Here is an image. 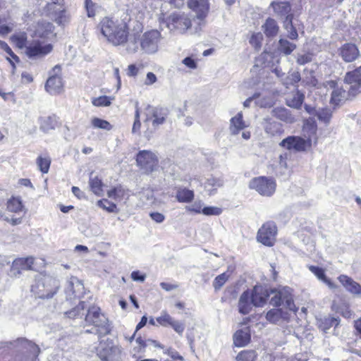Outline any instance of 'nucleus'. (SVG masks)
I'll list each match as a JSON object with an SVG mask.
<instances>
[{
	"label": "nucleus",
	"mask_w": 361,
	"mask_h": 361,
	"mask_svg": "<svg viewBox=\"0 0 361 361\" xmlns=\"http://www.w3.org/2000/svg\"><path fill=\"white\" fill-rule=\"evenodd\" d=\"M102 34L115 46L126 44L129 37V26L123 20L110 17H104L99 24Z\"/></svg>",
	"instance_id": "nucleus-1"
},
{
	"label": "nucleus",
	"mask_w": 361,
	"mask_h": 361,
	"mask_svg": "<svg viewBox=\"0 0 361 361\" xmlns=\"http://www.w3.org/2000/svg\"><path fill=\"white\" fill-rule=\"evenodd\" d=\"M303 131L306 139L300 136L290 135L283 139L279 145L288 150L296 152H304L312 146V141L314 144L317 142V126L315 122H307L303 126Z\"/></svg>",
	"instance_id": "nucleus-2"
},
{
	"label": "nucleus",
	"mask_w": 361,
	"mask_h": 361,
	"mask_svg": "<svg viewBox=\"0 0 361 361\" xmlns=\"http://www.w3.org/2000/svg\"><path fill=\"white\" fill-rule=\"evenodd\" d=\"M59 288L58 281L48 276H39L31 286L33 294L42 299H49L54 296Z\"/></svg>",
	"instance_id": "nucleus-3"
},
{
	"label": "nucleus",
	"mask_w": 361,
	"mask_h": 361,
	"mask_svg": "<svg viewBox=\"0 0 361 361\" xmlns=\"http://www.w3.org/2000/svg\"><path fill=\"white\" fill-rule=\"evenodd\" d=\"M136 165L145 175H151L159 170V160L157 155L151 150H140L135 155Z\"/></svg>",
	"instance_id": "nucleus-4"
},
{
	"label": "nucleus",
	"mask_w": 361,
	"mask_h": 361,
	"mask_svg": "<svg viewBox=\"0 0 361 361\" xmlns=\"http://www.w3.org/2000/svg\"><path fill=\"white\" fill-rule=\"evenodd\" d=\"M248 187L262 196L271 197L276 191V183L272 177L261 176L252 178L249 182Z\"/></svg>",
	"instance_id": "nucleus-5"
},
{
	"label": "nucleus",
	"mask_w": 361,
	"mask_h": 361,
	"mask_svg": "<svg viewBox=\"0 0 361 361\" xmlns=\"http://www.w3.org/2000/svg\"><path fill=\"white\" fill-rule=\"evenodd\" d=\"M277 233L276 223L273 221H267L257 231L256 239L264 246L272 247L276 241Z\"/></svg>",
	"instance_id": "nucleus-6"
},
{
	"label": "nucleus",
	"mask_w": 361,
	"mask_h": 361,
	"mask_svg": "<svg viewBox=\"0 0 361 361\" xmlns=\"http://www.w3.org/2000/svg\"><path fill=\"white\" fill-rule=\"evenodd\" d=\"M53 49L51 44L41 39L29 41L25 53L30 59H39L49 54Z\"/></svg>",
	"instance_id": "nucleus-7"
},
{
	"label": "nucleus",
	"mask_w": 361,
	"mask_h": 361,
	"mask_svg": "<svg viewBox=\"0 0 361 361\" xmlns=\"http://www.w3.org/2000/svg\"><path fill=\"white\" fill-rule=\"evenodd\" d=\"M166 25L171 30L183 34L192 27V21L185 13L174 12L166 18Z\"/></svg>",
	"instance_id": "nucleus-8"
},
{
	"label": "nucleus",
	"mask_w": 361,
	"mask_h": 361,
	"mask_svg": "<svg viewBox=\"0 0 361 361\" xmlns=\"http://www.w3.org/2000/svg\"><path fill=\"white\" fill-rule=\"evenodd\" d=\"M161 33L157 30H151L145 32L140 38L142 49L147 53L152 54L157 51L158 44L161 39Z\"/></svg>",
	"instance_id": "nucleus-9"
},
{
	"label": "nucleus",
	"mask_w": 361,
	"mask_h": 361,
	"mask_svg": "<svg viewBox=\"0 0 361 361\" xmlns=\"http://www.w3.org/2000/svg\"><path fill=\"white\" fill-rule=\"evenodd\" d=\"M273 293V289L264 285H256L250 292L252 303L255 307H264Z\"/></svg>",
	"instance_id": "nucleus-10"
},
{
	"label": "nucleus",
	"mask_w": 361,
	"mask_h": 361,
	"mask_svg": "<svg viewBox=\"0 0 361 361\" xmlns=\"http://www.w3.org/2000/svg\"><path fill=\"white\" fill-rule=\"evenodd\" d=\"M61 68L59 65H56L50 72V76L45 84L46 90L51 94H57L63 90L62 78L59 75Z\"/></svg>",
	"instance_id": "nucleus-11"
},
{
	"label": "nucleus",
	"mask_w": 361,
	"mask_h": 361,
	"mask_svg": "<svg viewBox=\"0 0 361 361\" xmlns=\"http://www.w3.org/2000/svg\"><path fill=\"white\" fill-rule=\"evenodd\" d=\"M92 323L99 336L109 334L111 331L110 324L106 315L101 312L99 308L92 311Z\"/></svg>",
	"instance_id": "nucleus-12"
},
{
	"label": "nucleus",
	"mask_w": 361,
	"mask_h": 361,
	"mask_svg": "<svg viewBox=\"0 0 361 361\" xmlns=\"http://www.w3.org/2000/svg\"><path fill=\"white\" fill-rule=\"evenodd\" d=\"M35 259L32 257L16 259L11 265L10 274L13 277L18 278L23 271L33 270Z\"/></svg>",
	"instance_id": "nucleus-13"
},
{
	"label": "nucleus",
	"mask_w": 361,
	"mask_h": 361,
	"mask_svg": "<svg viewBox=\"0 0 361 361\" xmlns=\"http://www.w3.org/2000/svg\"><path fill=\"white\" fill-rule=\"evenodd\" d=\"M147 109L150 116H147L145 121L152 120L154 126H157L165 123L169 115V111L166 108L149 106Z\"/></svg>",
	"instance_id": "nucleus-14"
},
{
	"label": "nucleus",
	"mask_w": 361,
	"mask_h": 361,
	"mask_svg": "<svg viewBox=\"0 0 361 361\" xmlns=\"http://www.w3.org/2000/svg\"><path fill=\"white\" fill-rule=\"evenodd\" d=\"M338 54L342 59L346 63L353 62L360 56V51L356 44L348 42L343 44L338 49Z\"/></svg>",
	"instance_id": "nucleus-15"
},
{
	"label": "nucleus",
	"mask_w": 361,
	"mask_h": 361,
	"mask_svg": "<svg viewBox=\"0 0 361 361\" xmlns=\"http://www.w3.org/2000/svg\"><path fill=\"white\" fill-rule=\"evenodd\" d=\"M157 322L161 326H171L179 335H182L185 331V324L183 322L175 321L172 317L164 312L161 316L156 318Z\"/></svg>",
	"instance_id": "nucleus-16"
},
{
	"label": "nucleus",
	"mask_w": 361,
	"mask_h": 361,
	"mask_svg": "<svg viewBox=\"0 0 361 361\" xmlns=\"http://www.w3.org/2000/svg\"><path fill=\"white\" fill-rule=\"evenodd\" d=\"M188 7L196 13L198 19L203 20L208 15L209 3L208 0H188Z\"/></svg>",
	"instance_id": "nucleus-17"
},
{
	"label": "nucleus",
	"mask_w": 361,
	"mask_h": 361,
	"mask_svg": "<svg viewBox=\"0 0 361 361\" xmlns=\"http://www.w3.org/2000/svg\"><path fill=\"white\" fill-rule=\"evenodd\" d=\"M106 194L108 197L113 199L116 202L128 200L130 197L129 190L124 188L121 184H118L111 187L107 190Z\"/></svg>",
	"instance_id": "nucleus-18"
},
{
	"label": "nucleus",
	"mask_w": 361,
	"mask_h": 361,
	"mask_svg": "<svg viewBox=\"0 0 361 361\" xmlns=\"http://www.w3.org/2000/svg\"><path fill=\"white\" fill-rule=\"evenodd\" d=\"M338 280L342 284V286L350 293L354 295L361 294V285L355 281L350 276L341 274L338 277Z\"/></svg>",
	"instance_id": "nucleus-19"
},
{
	"label": "nucleus",
	"mask_w": 361,
	"mask_h": 361,
	"mask_svg": "<svg viewBox=\"0 0 361 361\" xmlns=\"http://www.w3.org/2000/svg\"><path fill=\"white\" fill-rule=\"evenodd\" d=\"M39 129L44 133L54 130L59 125V118L55 115L41 116L38 118Z\"/></svg>",
	"instance_id": "nucleus-20"
},
{
	"label": "nucleus",
	"mask_w": 361,
	"mask_h": 361,
	"mask_svg": "<svg viewBox=\"0 0 361 361\" xmlns=\"http://www.w3.org/2000/svg\"><path fill=\"white\" fill-rule=\"evenodd\" d=\"M264 130L271 137H280L284 133V130L281 123L272 121L271 118H266Z\"/></svg>",
	"instance_id": "nucleus-21"
},
{
	"label": "nucleus",
	"mask_w": 361,
	"mask_h": 361,
	"mask_svg": "<svg viewBox=\"0 0 361 361\" xmlns=\"http://www.w3.org/2000/svg\"><path fill=\"white\" fill-rule=\"evenodd\" d=\"M252 300L250 292L247 290L244 291L238 301V310L242 314H247L252 310Z\"/></svg>",
	"instance_id": "nucleus-22"
},
{
	"label": "nucleus",
	"mask_w": 361,
	"mask_h": 361,
	"mask_svg": "<svg viewBox=\"0 0 361 361\" xmlns=\"http://www.w3.org/2000/svg\"><path fill=\"white\" fill-rule=\"evenodd\" d=\"M54 26L51 23L42 21L38 23L35 35L42 39H49L54 36Z\"/></svg>",
	"instance_id": "nucleus-23"
},
{
	"label": "nucleus",
	"mask_w": 361,
	"mask_h": 361,
	"mask_svg": "<svg viewBox=\"0 0 361 361\" xmlns=\"http://www.w3.org/2000/svg\"><path fill=\"white\" fill-rule=\"evenodd\" d=\"M233 338L234 346L242 348L250 343L251 341V335L247 331L239 329L234 333Z\"/></svg>",
	"instance_id": "nucleus-24"
},
{
	"label": "nucleus",
	"mask_w": 361,
	"mask_h": 361,
	"mask_svg": "<svg viewBox=\"0 0 361 361\" xmlns=\"http://www.w3.org/2000/svg\"><path fill=\"white\" fill-rule=\"evenodd\" d=\"M246 127L245 123L243 120L242 112L238 113L235 116L232 117L230 120V130L233 135H237L240 130Z\"/></svg>",
	"instance_id": "nucleus-25"
},
{
	"label": "nucleus",
	"mask_w": 361,
	"mask_h": 361,
	"mask_svg": "<svg viewBox=\"0 0 361 361\" xmlns=\"http://www.w3.org/2000/svg\"><path fill=\"white\" fill-rule=\"evenodd\" d=\"M272 115L276 118L288 123H293L295 121L290 111L284 107L274 108L272 110Z\"/></svg>",
	"instance_id": "nucleus-26"
},
{
	"label": "nucleus",
	"mask_w": 361,
	"mask_h": 361,
	"mask_svg": "<svg viewBox=\"0 0 361 361\" xmlns=\"http://www.w3.org/2000/svg\"><path fill=\"white\" fill-rule=\"evenodd\" d=\"M345 82L353 85L356 87H361V66L352 71L346 73L344 78Z\"/></svg>",
	"instance_id": "nucleus-27"
},
{
	"label": "nucleus",
	"mask_w": 361,
	"mask_h": 361,
	"mask_svg": "<svg viewBox=\"0 0 361 361\" xmlns=\"http://www.w3.org/2000/svg\"><path fill=\"white\" fill-rule=\"evenodd\" d=\"M263 31L267 37H274L277 35L279 27L276 21L271 18H268L264 24L262 25Z\"/></svg>",
	"instance_id": "nucleus-28"
},
{
	"label": "nucleus",
	"mask_w": 361,
	"mask_h": 361,
	"mask_svg": "<svg viewBox=\"0 0 361 361\" xmlns=\"http://www.w3.org/2000/svg\"><path fill=\"white\" fill-rule=\"evenodd\" d=\"M308 269L319 280H321L324 283H325L329 288H336V284L326 277V276L325 274V271L323 268L317 267V266H314V265H310L308 267Z\"/></svg>",
	"instance_id": "nucleus-29"
},
{
	"label": "nucleus",
	"mask_w": 361,
	"mask_h": 361,
	"mask_svg": "<svg viewBox=\"0 0 361 361\" xmlns=\"http://www.w3.org/2000/svg\"><path fill=\"white\" fill-rule=\"evenodd\" d=\"M194 197V191L186 188H179L176 191V198L178 202L189 203Z\"/></svg>",
	"instance_id": "nucleus-30"
},
{
	"label": "nucleus",
	"mask_w": 361,
	"mask_h": 361,
	"mask_svg": "<svg viewBox=\"0 0 361 361\" xmlns=\"http://www.w3.org/2000/svg\"><path fill=\"white\" fill-rule=\"evenodd\" d=\"M83 286L80 281L77 279H73L69 281L66 288V293L69 297L78 296L82 292Z\"/></svg>",
	"instance_id": "nucleus-31"
},
{
	"label": "nucleus",
	"mask_w": 361,
	"mask_h": 361,
	"mask_svg": "<svg viewBox=\"0 0 361 361\" xmlns=\"http://www.w3.org/2000/svg\"><path fill=\"white\" fill-rule=\"evenodd\" d=\"M257 353L255 350H243L238 353L235 357L236 361H256Z\"/></svg>",
	"instance_id": "nucleus-32"
},
{
	"label": "nucleus",
	"mask_w": 361,
	"mask_h": 361,
	"mask_svg": "<svg viewBox=\"0 0 361 361\" xmlns=\"http://www.w3.org/2000/svg\"><path fill=\"white\" fill-rule=\"evenodd\" d=\"M20 344L26 348L30 354L35 357V361L37 359L38 355L40 353V348L37 345L25 338L19 340Z\"/></svg>",
	"instance_id": "nucleus-33"
},
{
	"label": "nucleus",
	"mask_w": 361,
	"mask_h": 361,
	"mask_svg": "<svg viewBox=\"0 0 361 361\" xmlns=\"http://www.w3.org/2000/svg\"><path fill=\"white\" fill-rule=\"evenodd\" d=\"M115 99L113 96H99L92 99V104L97 107H106L111 106Z\"/></svg>",
	"instance_id": "nucleus-34"
},
{
	"label": "nucleus",
	"mask_w": 361,
	"mask_h": 361,
	"mask_svg": "<svg viewBox=\"0 0 361 361\" xmlns=\"http://www.w3.org/2000/svg\"><path fill=\"white\" fill-rule=\"evenodd\" d=\"M271 6L276 13L281 15L288 14L291 10L290 4L286 1H273L271 2Z\"/></svg>",
	"instance_id": "nucleus-35"
},
{
	"label": "nucleus",
	"mask_w": 361,
	"mask_h": 361,
	"mask_svg": "<svg viewBox=\"0 0 361 361\" xmlns=\"http://www.w3.org/2000/svg\"><path fill=\"white\" fill-rule=\"evenodd\" d=\"M296 48V45L290 42L286 39H280L279 40V50L285 55L290 54Z\"/></svg>",
	"instance_id": "nucleus-36"
},
{
	"label": "nucleus",
	"mask_w": 361,
	"mask_h": 361,
	"mask_svg": "<svg viewBox=\"0 0 361 361\" xmlns=\"http://www.w3.org/2000/svg\"><path fill=\"white\" fill-rule=\"evenodd\" d=\"M305 99V95L299 91L293 95V98L287 101L286 104L292 108L300 109Z\"/></svg>",
	"instance_id": "nucleus-37"
},
{
	"label": "nucleus",
	"mask_w": 361,
	"mask_h": 361,
	"mask_svg": "<svg viewBox=\"0 0 361 361\" xmlns=\"http://www.w3.org/2000/svg\"><path fill=\"white\" fill-rule=\"evenodd\" d=\"M27 38V34L24 32L15 34L11 37L12 41L19 49L25 48V49L29 42Z\"/></svg>",
	"instance_id": "nucleus-38"
},
{
	"label": "nucleus",
	"mask_w": 361,
	"mask_h": 361,
	"mask_svg": "<svg viewBox=\"0 0 361 361\" xmlns=\"http://www.w3.org/2000/svg\"><path fill=\"white\" fill-rule=\"evenodd\" d=\"M97 205L109 213H118V209L116 204L108 199L103 198L97 202Z\"/></svg>",
	"instance_id": "nucleus-39"
},
{
	"label": "nucleus",
	"mask_w": 361,
	"mask_h": 361,
	"mask_svg": "<svg viewBox=\"0 0 361 361\" xmlns=\"http://www.w3.org/2000/svg\"><path fill=\"white\" fill-rule=\"evenodd\" d=\"M106 185L97 177L92 180V191L97 196L104 194Z\"/></svg>",
	"instance_id": "nucleus-40"
},
{
	"label": "nucleus",
	"mask_w": 361,
	"mask_h": 361,
	"mask_svg": "<svg viewBox=\"0 0 361 361\" xmlns=\"http://www.w3.org/2000/svg\"><path fill=\"white\" fill-rule=\"evenodd\" d=\"M36 164L42 173H47L51 164V159L49 157H42L39 156L36 160Z\"/></svg>",
	"instance_id": "nucleus-41"
},
{
	"label": "nucleus",
	"mask_w": 361,
	"mask_h": 361,
	"mask_svg": "<svg viewBox=\"0 0 361 361\" xmlns=\"http://www.w3.org/2000/svg\"><path fill=\"white\" fill-rule=\"evenodd\" d=\"M92 126L94 128L102 129L109 131L112 129V125L106 120H104L97 117L92 119Z\"/></svg>",
	"instance_id": "nucleus-42"
},
{
	"label": "nucleus",
	"mask_w": 361,
	"mask_h": 361,
	"mask_svg": "<svg viewBox=\"0 0 361 361\" xmlns=\"http://www.w3.org/2000/svg\"><path fill=\"white\" fill-rule=\"evenodd\" d=\"M345 91L342 87L335 88L331 97V103L334 105H338L343 100Z\"/></svg>",
	"instance_id": "nucleus-43"
},
{
	"label": "nucleus",
	"mask_w": 361,
	"mask_h": 361,
	"mask_svg": "<svg viewBox=\"0 0 361 361\" xmlns=\"http://www.w3.org/2000/svg\"><path fill=\"white\" fill-rule=\"evenodd\" d=\"M282 305H284L289 310L295 306L293 295L286 288L282 289Z\"/></svg>",
	"instance_id": "nucleus-44"
},
{
	"label": "nucleus",
	"mask_w": 361,
	"mask_h": 361,
	"mask_svg": "<svg viewBox=\"0 0 361 361\" xmlns=\"http://www.w3.org/2000/svg\"><path fill=\"white\" fill-rule=\"evenodd\" d=\"M7 209L9 212L17 213L23 209L22 202L18 198H12L8 201Z\"/></svg>",
	"instance_id": "nucleus-45"
},
{
	"label": "nucleus",
	"mask_w": 361,
	"mask_h": 361,
	"mask_svg": "<svg viewBox=\"0 0 361 361\" xmlns=\"http://www.w3.org/2000/svg\"><path fill=\"white\" fill-rule=\"evenodd\" d=\"M263 35L261 32L253 33L249 40L250 44L256 50H259L262 47Z\"/></svg>",
	"instance_id": "nucleus-46"
},
{
	"label": "nucleus",
	"mask_w": 361,
	"mask_h": 361,
	"mask_svg": "<svg viewBox=\"0 0 361 361\" xmlns=\"http://www.w3.org/2000/svg\"><path fill=\"white\" fill-rule=\"evenodd\" d=\"M301 77L298 72H294L287 76L286 81L283 82L286 88H289L290 86H295L300 81Z\"/></svg>",
	"instance_id": "nucleus-47"
},
{
	"label": "nucleus",
	"mask_w": 361,
	"mask_h": 361,
	"mask_svg": "<svg viewBox=\"0 0 361 361\" xmlns=\"http://www.w3.org/2000/svg\"><path fill=\"white\" fill-rule=\"evenodd\" d=\"M281 317V311L279 309H271L266 314V319L270 323L276 324Z\"/></svg>",
	"instance_id": "nucleus-48"
},
{
	"label": "nucleus",
	"mask_w": 361,
	"mask_h": 361,
	"mask_svg": "<svg viewBox=\"0 0 361 361\" xmlns=\"http://www.w3.org/2000/svg\"><path fill=\"white\" fill-rule=\"evenodd\" d=\"M228 279V275L224 272L216 276L213 281V286L215 290L220 289Z\"/></svg>",
	"instance_id": "nucleus-49"
},
{
	"label": "nucleus",
	"mask_w": 361,
	"mask_h": 361,
	"mask_svg": "<svg viewBox=\"0 0 361 361\" xmlns=\"http://www.w3.org/2000/svg\"><path fill=\"white\" fill-rule=\"evenodd\" d=\"M141 129V121H140V109L138 106H136L135 111V119L132 128L133 133H140Z\"/></svg>",
	"instance_id": "nucleus-50"
},
{
	"label": "nucleus",
	"mask_w": 361,
	"mask_h": 361,
	"mask_svg": "<svg viewBox=\"0 0 361 361\" xmlns=\"http://www.w3.org/2000/svg\"><path fill=\"white\" fill-rule=\"evenodd\" d=\"M336 311L346 319H350L353 314L349 304L346 302H343L339 307H338L336 308Z\"/></svg>",
	"instance_id": "nucleus-51"
},
{
	"label": "nucleus",
	"mask_w": 361,
	"mask_h": 361,
	"mask_svg": "<svg viewBox=\"0 0 361 361\" xmlns=\"http://www.w3.org/2000/svg\"><path fill=\"white\" fill-rule=\"evenodd\" d=\"M274 295L271 298V304L275 307H280L282 305V289H273Z\"/></svg>",
	"instance_id": "nucleus-52"
},
{
	"label": "nucleus",
	"mask_w": 361,
	"mask_h": 361,
	"mask_svg": "<svg viewBox=\"0 0 361 361\" xmlns=\"http://www.w3.org/2000/svg\"><path fill=\"white\" fill-rule=\"evenodd\" d=\"M0 49L5 51L16 62H19V57L13 53V51L6 42L4 41H0Z\"/></svg>",
	"instance_id": "nucleus-53"
},
{
	"label": "nucleus",
	"mask_w": 361,
	"mask_h": 361,
	"mask_svg": "<svg viewBox=\"0 0 361 361\" xmlns=\"http://www.w3.org/2000/svg\"><path fill=\"white\" fill-rule=\"evenodd\" d=\"M69 20V16L64 10L60 11L55 18V21L59 25H64Z\"/></svg>",
	"instance_id": "nucleus-54"
},
{
	"label": "nucleus",
	"mask_w": 361,
	"mask_h": 361,
	"mask_svg": "<svg viewBox=\"0 0 361 361\" xmlns=\"http://www.w3.org/2000/svg\"><path fill=\"white\" fill-rule=\"evenodd\" d=\"M221 212V209L216 207H205L202 210V212L207 216L219 215Z\"/></svg>",
	"instance_id": "nucleus-55"
},
{
	"label": "nucleus",
	"mask_w": 361,
	"mask_h": 361,
	"mask_svg": "<svg viewBox=\"0 0 361 361\" xmlns=\"http://www.w3.org/2000/svg\"><path fill=\"white\" fill-rule=\"evenodd\" d=\"M289 26L290 30H288V25L286 26V29L288 30V37L293 40L297 39L298 34L296 28L293 25L292 18L290 19Z\"/></svg>",
	"instance_id": "nucleus-56"
},
{
	"label": "nucleus",
	"mask_w": 361,
	"mask_h": 361,
	"mask_svg": "<svg viewBox=\"0 0 361 361\" xmlns=\"http://www.w3.org/2000/svg\"><path fill=\"white\" fill-rule=\"evenodd\" d=\"M312 59V54L310 53L298 55L297 57V63L299 65H305L310 63Z\"/></svg>",
	"instance_id": "nucleus-57"
},
{
	"label": "nucleus",
	"mask_w": 361,
	"mask_h": 361,
	"mask_svg": "<svg viewBox=\"0 0 361 361\" xmlns=\"http://www.w3.org/2000/svg\"><path fill=\"white\" fill-rule=\"evenodd\" d=\"M182 63L190 69H195L197 67L196 61L190 56L185 57Z\"/></svg>",
	"instance_id": "nucleus-58"
},
{
	"label": "nucleus",
	"mask_w": 361,
	"mask_h": 361,
	"mask_svg": "<svg viewBox=\"0 0 361 361\" xmlns=\"http://www.w3.org/2000/svg\"><path fill=\"white\" fill-rule=\"evenodd\" d=\"M97 355L99 356V357L104 360L106 361L109 358V350L104 349L102 346H99L96 349Z\"/></svg>",
	"instance_id": "nucleus-59"
},
{
	"label": "nucleus",
	"mask_w": 361,
	"mask_h": 361,
	"mask_svg": "<svg viewBox=\"0 0 361 361\" xmlns=\"http://www.w3.org/2000/svg\"><path fill=\"white\" fill-rule=\"evenodd\" d=\"M145 274H142L140 271H133L131 273V279L135 281H144L145 279Z\"/></svg>",
	"instance_id": "nucleus-60"
},
{
	"label": "nucleus",
	"mask_w": 361,
	"mask_h": 361,
	"mask_svg": "<svg viewBox=\"0 0 361 361\" xmlns=\"http://www.w3.org/2000/svg\"><path fill=\"white\" fill-rule=\"evenodd\" d=\"M149 216L156 223H161L165 219L164 215L159 212H152L149 214Z\"/></svg>",
	"instance_id": "nucleus-61"
},
{
	"label": "nucleus",
	"mask_w": 361,
	"mask_h": 361,
	"mask_svg": "<svg viewBox=\"0 0 361 361\" xmlns=\"http://www.w3.org/2000/svg\"><path fill=\"white\" fill-rule=\"evenodd\" d=\"M157 80V76L155 75V74L152 72H149L147 74L145 84L146 85H151L154 84V82H156Z\"/></svg>",
	"instance_id": "nucleus-62"
},
{
	"label": "nucleus",
	"mask_w": 361,
	"mask_h": 361,
	"mask_svg": "<svg viewBox=\"0 0 361 361\" xmlns=\"http://www.w3.org/2000/svg\"><path fill=\"white\" fill-rule=\"evenodd\" d=\"M139 68L135 64H130L128 67L127 75L130 77H135L138 74Z\"/></svg>",
	"instance_id": "nucleus-63"
},
{
	"label": "nucleus",
	"mask_w": 361,
	"mask_h": 361,
	"mask_svg": "<svg viewBox=\"0 0 361 361\" xmlns=\"http://www.w3.org/2000/svg\"><path fill=\"white\" fill-rule=\"evenodd\" d=\"M160 286L165 290L166 291H170V290H174V289H176L178 288V284H173V283H167V282H161L160 283Z\"/></svg>",
	"instance_id": "nucleus-64"
}]
</instances>
